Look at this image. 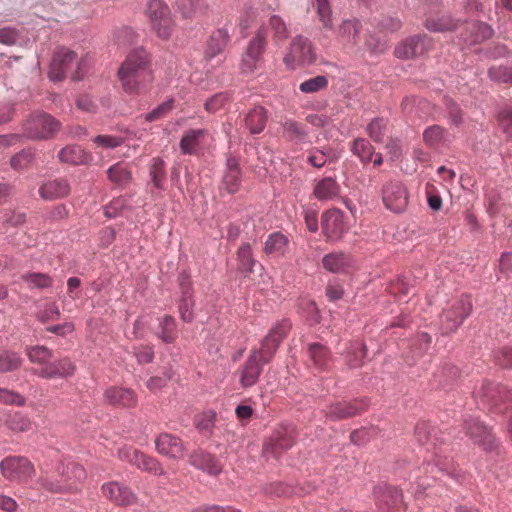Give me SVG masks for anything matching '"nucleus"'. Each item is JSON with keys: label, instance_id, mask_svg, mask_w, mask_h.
Segmentation results:
<instances>
[{"label": "nucleus", "instance_id": "nucleus-52", "mask_svg": "<svg viewBox=\"0 0 512 512\" xmlns=\"http://www.w3.org/2000/svg\"><path fill=\"white\" fill-rule=\"evenodd\" d=\"M230 101L231 94L229 92H219L205 101L204 108L208 113L214 114L223 109Z\"/></svg>", "mask_w": 512, "mask_h": 512}, {"label": "nucleus", "instance_id": "nucleus-54", "mask_svg": "<svg viewBox=\"0 0 512 512\" xmlns=\"http://www.w3.org/2000/svg\"><path fill=\"white\" fill-rule=\"evenodd\" d=\"M137 468L149 472L153 475H164L165 471L157 459L141 452L135 465Z\"/></svg>", "mask_w": 512, "mask_h": 512}, {"label": "nucleus", "instance_id": "nucleus-31", "mask_svg": "<svg viewBox=\"0 0 512 512\" xmlns=\"http://www.w3.org/2000/svg\"><path fill=\"white\" fill-rule=\"evenodd\" d=\"M352 264L351 256L344 252H332L322 258L323 267L331 273H344Z\"/></svg>", "mask_w": 512, "mask_h": 512}, {"label": "nucleus", "instance_id": "nucleus-33", "mask_svg": "<svg viewBox=\"0 0 512 512\" xmlns=\"http://www.w3.org/2000/svg\"><path fill=\"white\" fill-rule=\"evenodd\" d=\"M105 400L112 405L123 407L134 406L137 402L135 393L127 388L110 387L104 392Z\"/></svg>", "mask_w": 512, "mask_h": 512}, {"label": "nucleus", "instance_id": "nucleus-12", "mask_svg": "<svg viewBox=\"0 0 512 512\" xmlns=\"http://www.w3.org/2000/svg\"><path fill=\"white\" fill-rule=\"evenodd\" d=\"M472 304L468 297L461 298L455 302L450 309L443 312L441 316L442 329L445 333L455 331L469 316Z\"/></svg>", "mask_w": 512, "mask_h": 512}, {"label": "nucleus", "instance_id": "nucleus-56", "mask_svg": "<svg viewBox=\"0 0 512 512\" xmlns=\"http://www.w3.org/2000/svg\"><path fill=\"white\" fill-rule=\"evenodd\" d=\"M328 86V79L326 76L318 75L314 78L307 79L299 85V90L302 93L310 94L325 89Z\"/></svg>", "mask_w": 512, "mask_h": 512}, {"label": "nucleus", "instance_id": "nucleus-46", "mask_svg": "<svg viewBox=\"0 0 512 512\" xmlns=\"http://www.w3.org/2000/svg\"><path fill=\"white\" fill-rule=\"evenodd\" d=\"M447 131L439 126L432 125L427 127L423 132V139L425 143L431 147H438L448 141Z\"/></svg>", "mask_w": 512, "mask_h": 512}, {"label": "nucleus", "instance_id": "nucleus-59", "mask_svg": "<svg viewBox=\"0 0 512 512\" xmlns=\"http://www.w3.org/2000/svg\"><path fill=\"white\" fill-rule=\"evenodd\" d=\"M386 124L383 118L375 117L371 120L366 128L368 136L374 142H382L385 135Z\"/></svg>", "mask_w": 512, "mask_h": 512}, {"label": "nucleus", "instance_id": "nucleus-17", "mask_svg": "<svg viewBox=\"0 0 512 512\" xmlns=\"http://www.w3.org/2000/svg\"><path fill=\"white\" fill-rule=\"evenodd\" d=\"M431 45L432 42L426 35H415L397 46L395 55L401 59L418 57L428 51Z\"/></svg>", "mask_w": 512, "mask_h": 512}, {"label": "nucleus", "instance_id": "nucleus-2", "mask_svg": "<svg viewBox=\"0 0 512 512\" xmlns=\"http://www.w3.org/2000/svg\"><path fill=\"white\" fill-rule=\"evenodd\" d=\"M415 437L421 445H427V451L431 453V459L427 460V466H432L431 472L437 470L439 473L454 477L452 460L442 456L437 448L442 440L437 436L436 428L431 427L427 421H419L415 427Z\"/></svg>", "mask_w": 512, "mask_h": 512}, {"label": "nucleus", "instance_id": "nucleus-32", "mask_svg": "<svg viewBox=\"0 0 512 512\" xmlns=\"http://www.w3.org/2000/svg\"><path fill=\"white\" fill-rule=\"evenodd\" d=\"M58 158L61 162L70 165H86L92 157L79 145H67L62 148L58 153Z\"/></svg>", "mask_w": 512, "mask_h": 512}, {"label": "nucleus", "instance_id": "nucleus-42", "mask_svg": "<svg viewBox=\"0 0 512 512\" xmlns=\"http://www.w3.org/2000/svg\"><path fill=\"white\" fill-rule=\"evenodd\" d=\"M1 422L11 431L25 432L30 429L31 423L26 415L21 412H9L3 414Z\"/></svg>", "mask_w": 512, "mask_h": 512}, {"label": "nucleus", "instance_id": "nucleus-6", "mask_svg": "<svg viewBox=\"0 0 512 512\" xmlns=\"http://www.w3.org/2000/svg\"><path fill=\"white\" fill-rule=\"evenodd\" d=\"M473 394L484 405L498 409L499 412L503 411L500 407L501 404H512V390L490 381H483Z\"/></svg>", "mask_w": 512, "mask_h": 512}, {"label": "nucleus", "instance_id": "nucleus-64", "mask_svg": "<svg viewBox=\"0 0 512 512\" xmlns=\"http://www.w3.org/2000/svg\"><path fill=\"white\" fill-rule=\"evenodd\" d=\"M498 122L503 132L512 136V106L506 105L502 107L497 115Z\"/></svg>", "mask_w": 512, "mask_h": 512}, {"label": "nucleus", "instance_id": "nucleus-53", "mask_svg": "<svg viewBox=\"0 0 512 512\" xmlns=\"http://www.w3.org/2000/svg\"><path fill=\"white\" fill-rule=\"evenodd\" d=\"M425 27L432 32H445L454 30L457 25L450 16H442L439 18H430L425 22Z\"/></svg>", "mask_w": 512, "mask_h": 512}, {"label": "nucleus", "instance_id": "nucleus-15", "mask_svg": "<svg viewBox=\"0 0 512 512\" xmlns=\"http://www.w3.org/2000/svg\"><path fill=\"white\" fill-rule=\"evenodd\" d=\"M75 59L76 53L74 51L64 47L57 49L48 72L50 81L59 82L64 80Z\"/></svg>", "mask_w": 512, "mask_h": 512}, {"label": "nucleus", "instance_id": "nucleus-39", "mask_svg": "<svg viewBox=\"0 0 512 512\" xmlns=\"http://www.w3.org/2000/svg\"><path fill=\"white\" fill-rule=\"evenodd\" d=\"M24 362L21 354L0 347V373H9L18 370Z\"/></svg>", "mask_w": 512, "mask_h": 512}, {"label": "nucleus", "instance_id": "nucleus-27", "mask_svg": "<svg viewBox=\"0 0 512 512\" xmlns=\"http://www.w3.org/2000/svg\"><path fill=\"white\" fill-rule=\"evenodd\" d=\"M103 495L117 505H129L133 503L134 493L125 485L112 481L102 485Z\"/></svg>", "mask_w": 512, "mask_h": 512}, {"label": "nucleus", "instance_id": "nucleus-1", "mask_svg": "<svg viewBox=\"0 0 512 512\" xmlns=\"http://www.w3.org/2000/svg\"><path fill=\"white\" fill-rule=\"evenodd\" d=\"M118 77L127 93L146 91L154 79L148 52L143 47L132 50L119 67Z\"/></svg>", "mask_w": 512, "mask_h": 512}, {"label": "nucleus", "instance_id": "nucleus-3", "mask_svg": "<svg viewBox=\"0 0 512 512\" xmlns=\"http://www.w3.org/2000/svg\"><path fill=\"white\" fill-rule=\"evenodd\" d=\"M60 122L46 112L32 113L23 123V136L31 140H46L59 131Z\"/></svg>", "mask_w": 512, "mask_h": 512}, {"label": "nucleus", "instance_id": "nucleus-63", "mask_svg": "<svg viewBox=\"0 0 512 512\" xmlns=\"http://www.w3.org/2000/svg\"><path fill=\"white\" fill-rule=\"evenodd\" d=\"M60 315V310L55 303H47L40 308L37 318L40 322L45 323L59 319Z\"/></svg>", "mask_w": 512, "mask_h": 512}, {"label": "nucleus", "instance_id": "nucleus-10", "mask_svg": "<svg viewBox=\"0 0 512 512\" xmlns=\"http://www.w3.org/2000/svg\"><path fill=\"white\" fill-rule=\"evenodd\" d=\"M321 225L324 235L331 242L339 241L348 231L345 214L339 209H331L323 213Z\"/></svg>", "mask_w": 512, "mask_h": 512}, {"label": "nucleus", "instance_id": "nucleus-29", "mask_svg": "<svg viewBox=\"0 0 512 512\" xmlns=\"http://www.w3.org/2000/svg\"><path fill=\"white\" fill-rule=\"evenodd\" d=\"M189 463L210 475H218L221 472V466L215 457L203 450L193 452L189 457Z\"/></svg>", "mask_w": 512, "mask_h": 512}, {"label": "nucleus", "instance_id": "nucleus-19", "mask_svg": "<svg viewBox=\"0 0 512 512\" xmlns=\"http://www.w3.org/2000/svg\"><path fill=\"white\" fill-rule=\"evenodd\" d=\"M494 29L487 23L480 21L467 22L461 33V40L467 46H472L490 39Z\"/></svg>", "mask_w": 512, "mask_h": 512}, {"label": "nucleus", "instance_id": "nucleus-49", "mask_svg": "<svg viewBox=\"0 0 512 512\" xmlns=\"http://www.w3.org/2000/svg\"><path fill=\"white\" fill-rule=\"evenodd\" d=\"M366 356V346L360 341L351 342L346 351L347 364L350 368L361 366L363 358Z\"/></svg>", "mask_w": 512, "mask_h": 512}, {"label": "nucleus", "instance_id": "nucleus-23", "mask_svg": "<svg viewBox=\"0 0 512 512\" xmlns=\"http://www.w3.org/2000/svg\"><path fill=\"white\" fill-rule=\"evenodd\" d=\"M155 446L158 453L171 459H179L183 456V441L170 433H161L155 439Z\"/></svg>", "mask_w": 512, "mask_h": 512}, {"label": "nucleus", "instance_id": "nucleus-51", "mask_svg": "<svg viewBox=\"0 0 512 512\" xmlns=\"http://www.w3.org/2000/svg\"><path fill=\"white\" fill-rule=\"evenodd\" d=\"M459 376V370L455 366L446 365L434 374V382L438 387L447 388Z\"/></svg>", "mask_w": 512, "mask_h": 512}, {"label": "nucleus", "instance_id": "nucleus-22", "mask_svg": "<svg viewBox=\"0 0 512 512\" xmlns=\"http://www.w3.org/2000/svg\"><path fill=\"white\" fill-rule=\"evenodd\" d=\"M373 495L376 505L382 511L402 503L403 498L401 490L384 483L374 487Z\"/></svg>", "mask_w": 512, "mask_h": 512}, {"label": "nucleus", "instance_id": "nucleus-5", "mask_svg": "<svg viewBox=\"0 0 512 512\" xmlns=\"http://www.w3.org/2000/svg\"><path fill=\"white\" fill-rule=\"evenodd\" d=\"M296 430L290 423L278 425L269 440L264 444L263 454L267 458H278L283 452L294 445Z\"/></svg>", "mask_w": 512, "mask_h": 512}, {"label": "nucleus", "instance_id": "nucleus-16", "mask_svg": "<svg viewBox=\"0 0 512 512\" xmlns=\"http://www.w3.org/2000/svg\"><path fill=\"white\" fill-rule=\"evenodd\" d=\"M286 64L297 61L302 64H311L315 61V52L311 42L303 36H296L290 46V52L284 57Z\"/></svg>", "mask_w": 512, "mask_h": 512}, {"label": "nucleus", "instance_id": "nucleus-38", "mask_svg": "<svg viewBox=\"0 0 512 512\" xmlns=\"http://www.w3.org/2000/svg\"><path fill=\"white\" fill-rule=\"evenodd\" d=\"M229 38L228 30L225 28H219L214 31L208 40L206 55L209 58H214L222 53L229 41Z\"/></svg>", "mask_w": 512, "mask_h": 512}, {"label": "nucleus", "instance_id": "nucleus-50", "mask_svg": "<svg viewBox=\"0 0 512 512\" xmlns=\"http://www.w3.org/2000/svg\"><path fill=\"white\" fill-rule=\"evenodd\" d=\"M57 472L67 479L82 480L86 477L84 468L71 460L62 461L57 467Z\"/></svg>", "mask_w": 512, "mask_h": 512}, {"label": "nucleus", "instance_id": "nucleus-41", "mask_svg": "<svg viewBox=\"0 0 512 512\" xmlns=\"http://www.w3.org/2000/svg\"><path fill=\"white\" fill-rule=\"evenodd\" d=\"M238 268L242 274L249 275L254 272V267L257 264L254 258L251 245L243 243L237 251Z\"/></svg>", "mask_w": 512, "mask_h": 512}, {"label": "nucleus", "instance_id": "nucleus-48", "mask_svg": "<svg viewBox=\"0 0 512 512\" xmlns=\"http://www.w3.org/2000/svg\"><path fill=\"white\" fill-rule=\"evenodd\" d=\"M487 75L495 83L512 85V64L491 66Z\"/></svg>", "mask_w": 512, "mask_h": 512}, {"label": "nucleus", "instance_id": "nucleus-58", "mask_svg": "<svg viewBox=\"0 0 512 512\" xmlns=\"http://www.w3.org/2000/svg\"><path fill=\"white\" fill-rule=\"evenodd\" d=\"M216 420V413L214 411H208L200 415L196 419L197 430L205 436H211L213 427Z\"/></svg>", "mask_w": 512, "mask_h": 512}, {"label": "nucleus", "instance_id": "nucleus-18", "mask_svg": "<svg viewBox=\"0 0 512 512\" xmlns=\"http://www.w3.org/2000/svg\"><path fill=\"white\" fill-rule=\"evenodd\" d=\"M263 365L259 359V352H250L240 370L239 383L241 387L249 388L254 386L259 380Z\"/></svg>", "mask_w": 512, "mask_h": 512}, {"label": "nucleus", "instance_id": "nucleus-7", "mask_svg": "<svg viewBox=\"0 0 512 512\" xmlns=\"http://www.w3.org/2000/svg\"><path fill=\"white\" fill-rule=\"evenodd\" d=\"M290 329L291 323L288 319L278 321L272 326L268 335L262 340L261 347L259 349H254L251 352H259V359L262 363H269Z\"/></svg>", "mask_w": 512, "mask_h": 512}, {"label": "nucleus", "instance_id": "nucleus-21", "mask_svg": "<svg viewBox=\"0 0 512 512\" xmlns=\"http://www.w3.org/2000/svg\"><path fill=\"white\" fill-rule=\"evenodd\" d=\"M181 298L179 301V313L184 322H191L194 319L193 289L189 275L183 272L180 278Z\"/></svg>", "mask_w": 512, "mask_h": 512}, {"label": "nucleus", "instance_id": "nucleus-24", "mask_svg": "<svg viewBox=\"0 0 512 512\" xmlns=\"http://www.w3.org/2000/svg\"><path fill=\"white\" fill-rule=\"evenodd\" d=\"M242 171L239 160L233 155H227L226 166L223 174V188L230 194L236 193L241 184Z\"/></svg>", "mask_w": 512, "mask_h": 512}, {"label": "nucleus", "instance_id": "nucleus-13", "mask_svg": "<svg viewBox=\"0 0 512 512\" xmlns=\"http://www.w3.org/2000/svg\"><path fill=\"white\" fill-rule=\"evenodd\" d=\"M266 37L267 29L261 26L255 37L249 42L245 56L241 61V70L243 73H251L256 69L257 63L265 49Z\"/></svg>", "mask_w": 512, "mask_h": 512}, {"label": "nucleus", "instance_id": "nucleus-34", "mask_svg": "<svg viewBox=\"0 0 512 512\" xmlns=\"http://www.w3.org/2000/svg\"><path fill=\"white\" fill-rule=\"evenodd\" d=\"M307 354L315 369L325 371L329 368L331 361L330 351L320 343H310Z\"/></svg>", "mask_w": 512, "mask_h": 512}, {"label": "nucleus", "instance_id": "nucleus-35", "mask_svg": "<svg viewBox=\"0 0 512 512\" xmlns=\"http://www.w3.org/2000/svg\"><path fill=\"white\" fill-rule=\"evenodd\" d=\"M283 135L286 139L296 144H305L309 142L308 131L305 126L292 119H286L282 123Z\"/></svg>", "mask_w": 512, "mask_h": 512}, {"label": "nucleus", "instance_id": "nucleus-25", "mask_svg": "<svg viewBox=\"0 0 512 512\" xmlns=\"http://www.w3.org/2000/svg\"><path fill=\"white\" fill-rule=\"evenodd\" d=\"M366 405V403L357 400L353 402H337L328 406L324 412L327 419L336 421L357 415Z\"/></svg>", "mask_w": 512, "mask_h": 512}, {"label": "nucleus", "instance_id": "nucleus-44", "mask_svg": "<svg viewBox=\"0 0 512 512\" xmlns=\"http://www.w3.org/2000/svg\"><path fill=\"white\" fill-rule=\"evenodd\" d=\"M156 335L164 343H173L177 337L175 318L170 315H166L160 319Z\"/></svg>", "mask_w": 512, "mask_h": 512}, {"label": "nucleus", "instance_id": "nucleus-14", "mask_svg": "<svg viewBox=\"0 0 512 512\" xmlns=\"http://www.w3.org/2000/svg\"><path fill=\"white\" fill-rule=\"evenodd\" d=\"M466 433L478 443L484 450L493 451L498 447V441L488 428L477 418L471 417L464 420Z\"/></svg>", "mask_w": 512, "mask_h": 512}, {"label": "nucleus", "instance_id": "nucleus-28", "mask_svg": "<svg viewBox=\"0 0 512 512\" xmlns=\"http://www.w3.org/2000/svg\"><path fill=\"white\" fill-rule=\"evenodd\" d=\"M290 240L287 235L280 231L270 233L265 242L263 251L266 255L280 258L289 251Z\"/></svg>", "mask_w": 512, "mask_h": 512}, {"label": "nucleus", "instance_id": "nucleus-45", "mask_svg": "<svg viewBox=\"0 0 512 512\" xmlns=\"http://www.w3.org/2000/svg\"><path fill=\"white\" fill-rule=\"evenodd\" d=\"M360 33V22L357 19H345L337 30L338 37L348 43H356Z\"/></svg>", "mask_w": 512, "mask_h": 512}, {"label": "nucleus", "instance_id": "nucleus-11", "mask_svg": "<svg viewBox=\"0 0 512 512\" xmlns=\"http://www.w3.org/2000/svg\"><path fill=\"white\" fill-rule=\"evenodd\" d=\"M382 200L387 209L394 213H401L407 207L408 193L400 181H389L383 186Z\"/></svg>", "mask_w": 512, "mask_h": 512}, {"label": "nucleus", "instance_id": "nucleus-40", "mask_svg": "<svg viewBox=\"0 0 512 512\" xmlns=\"http://www.w3.org/2000/svg\"><path fill=\"white\" fill-rule=\"evenodd\" d=\"M28 360L35 365L40 367L46 366V364L54 358L53 351L44 345H32L25 348Z\"/></svg>", "mask_w": 512, "mask_h": 512}, {"label": "nucleus", "instance_id": "nucleus-30", "mask_svg": "<svg viewBox=\"0 0 512 512\" xmlns=\"http://www.w3.org/2000/svg\"><path fill=\"white\" fill-rule=\"evenodd\" d=\"M70 192V185L65 179H52L43 183L39 188V195L45 200L63 198Z\"/></svg>", "mask_w": 512, "mask_h": 512}, {"label": "nucleus", "instance_id": "nucleus-47", "mask_svg": "<svg viewBox=\"0 0 512 512\" xmlns=\"http://www.w3.org/2000/svg\"><path fill=\"white\" fill-rule=\"evenodd\" d=\"M36 157V150L34 148L22 149L10 159V166L13 170L21 171L27 169Z\"/></svg>", "mask_w": 512, "mask_h": 512}, {"label": "nucleus", "instance_id": "nucleus-60", "mask_svg": "<svg viewBox=\"0 0 512 512\" xmlns=\"http://www.w3.org/2000/svg\"><path fill=\"white\" fill-rule=\"evenodd\" d=\"M107 175L111 182L118 185H126L131 179L130 172L119 164L109 167Z\"/></svg>", "mask_w": 512, "mask_h": 512}, {"label": "nucleus", "instance_id": "nucleus-26", "mask_svg": "<svg viewBox=\"0 0 512 512\" xmlns=\"http://www.w3.org/2000/svg\"><path fill=\"white\" fill-rule=\"evenodd\" d=\"M341 188L335 178L323 177L315 182L313 195L320 202H328L340 196Z\"/></svg>", "mask_w": 512, "mask_h": 512}, {"label": "nucleus", "instance_id": "nucleus-8", "mask_svg": "<svg viewBox=\"0 0 512 512\" xmlns=\"http://www.w3.org/2000/svg\"><path fill=\"white\" fill-rule=\"evenodd\" d=\"M1 474L10 481H26L35 473L33 464L22 456H9L0 462Z\"/></svg>", "mask_w": 512, "mask_h": 512}, {"label": "nucleus", "instance_id": "nucleus-36", "mask_svg": "<svg viewBox=\"0 0 512 512\" xmlns=\"http://www.w3.org/2000/svg\"><path fill=\"white\" fill-rule=\"evenodd\" d=\"M205 134V129H190L185 131L179 144L182 154L192 155L196 153Z\"/></svg>", "mask_w": 512, "mask_h": 512}, {"label": "nucleus", "instance_id": "nucleus-37", "mask_svg": "<svg viewBox=\"0 0 512 512\" xmlns=\"http://www.w3.org/2000/svg\"><path fill=\"white\" fill-rule=\"evenodd\" d=\"M267 122V111L262 106H256L251 109L245 117V126L251 134L261 133Z\"/></svg>", "mask_w": 512, "mask_h": 512}, {"label": "nucleus", "instance_id": "nucleus-4", "mask_svg": "<svg viewBox=\"0 0 512 512\" xmlns=\"http://www.w3.org/2000/svg\"><path fill=\"white\" fill-rule=\"evenodd\" d=\"M147 16L157 36L167 40L172 33L173 19L170 8L162 0H150L147 4Z\"/></svg>", "mask_w": 512, "mask_h": 512}, {"label": "nucleus", "instance_id": "nucleus-55", "mask_svg": "<svg viewBox=\"0 0 512 512\" xmlns=\"http://www.w3.org/2000/svg\"><path fill=\"white\" fill-rule=\"evenodd\" d=\"M23 280L31 289H44L52 285V278L46 273H26Z\"/></svg>", "mask_w": 512, "mask_h": 512}, {"label": "nucleus", "instance_id": "nucleus-62", "mask_svg": "<svg viewBox=\"0 0 512 512\" xmlns=\"http://www.w3.org/2000/svg\"><path fill=\"white\" fill-rule=\"evenodd\" d=\"M0 404L22 407L26 404V399L14 390L0 387Z\"/></svg>", "mask_w": 512, "mask_h": 512}, {"label": "nucleus", "instance_id": "nucleus-57", "mask_svg": "<svg viewBox=\"0 0 512 512\" xmlns=\"http://www.w3.org/2000/svg\"><path fill=\"white\" fill-rule=\"evenodd\" d=\"M330 152V149L324 150L322 148L313 147L307 151V162L311 166L320 169L327 163Z\"/></svg>", "mask_w": 512, "mask_h": 512}, {"label": "nucleus", "instance_id": "nucleus-61", "mask_svg": "<svg viewBox=\"0 0 512 512\" xmlns=\"http://www.w3.org/2000/svg\"><path fill=\"white\" fill-rule=\"evenodd\" d=\"M173 102L174 100L172 98L162 102L156 108L145 114V120L147 122H154L164 118L169 112L172 111Z\"/></svg>", "mask_w": 512, "mask_h": 512}, {"label": "nucleus", "instance_id": "nucleus-20", "mask_svg": "<svg viewBox=\"0 0 512 512\" xmlns=\"http://www.w3.org/2000/svg\"><path fill=\"white\" fill-rule=\"evenodd\" d=\"M150 193L154 198H161L162 192L166 190L165 162L160 157H154L149 165Z\"/></svg>", "mask_w": 512, "mask_h": 512}, {"label": "nucleus", "instance_id": "nucleus-43", "mask_svg": "<svg viewBox=\"0 0 512 512\" xmlns=\"http://www.w3.org/2000/svg\"><path fill=\"white\" fill-rule=\"evenodd\" d=\"M350 150L363 164H367L372 161L375 149L367 139L359 137L351 143Z\"/></svg>", "mask_w": 512, "mask_h": 512}, {"label": "nucleus", "instance_id": "nucleus-9", "mask_svg": "<svg viewBox=\"0 0 512 512\" xmlns=\"http://www.w3.org/2000/svg\"><path fill=\"white\" fill-rule=\"evenodd\" d=\"M76 365L69 357L50 360L46 366L35 368L32 373L42 379H67L74 376Z\"/></svg>", "mask_w": 512, "mask_h": 512}]
</instances>
